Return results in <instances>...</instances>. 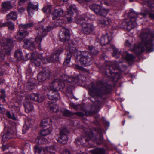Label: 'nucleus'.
Here are the masks:
<instances>
[{
	"label": "nucleus",
	"mask_w": 154,
	"mask_h": 154,
	"mask_svg": "<svg viewBox=\"0 0 154 154\" xmlns=\"http://www.w3.org/2000/svg\"><path fill=\"white\" fill-rule=\"evenodd\" d=\"M75 80L74 77H69L67 75L63 74L60 78L53 80L50 84L49 87L45 86L44 87V89L48 91L47 95L48 98L53 101L57 100L59 98V94L57 91L62 89L64 88V81L70 82L74 81Z\"/></svg>",
	"instance_id": "nucleus-1"
},
{
	"label": "nucleus",
	"mask_w": 154,
	"mask_h": 154,
	"mask_svg": "<svg viewBox=\"0 0 154 154\" xmlns=\"http://www.w3.org/2000/svg\"><path fill=\"white\" fill-rule=\"evenodd\" d=\"M148 29H145L142 30L140 36L141 42L138 45H135L131 49L132 51L139 55L142 52L146 51L148 52L153 51L154 50L153 41H154V34L152 35L149 34Z\"/></svg>",
	"instance_id": "nucleus-2"
},
{
	"label": "nucleus",
	"mask_w": 154,
	"mask_h": 154,
	"mask_svg": "<svg viewBox=\"0 0 154 154\" xmlns=\"http://www.w3.org/2000/svg\"><path fill=\"white\" fill-rule=\"evenodd\" d=\"M0 43L2 47V51L0 53V61L4 60L5 56L4 53L6 55H9L11 50L12 41L10 38H2L0 40Z\"/></svg>",
	"instance_id": "nucleus-3"
},
{
	"label": "nucleus",
	"mask_w": 154,
	"mask_h": 154,
	"mask_svg": "<svg viewBox=\"0 0 154 154\" xmlns=\"http://www.w3.org/2000/svg\"><path fill=\"white\" fill-rule=\"evenodd\" d=\"M77 23L82 26V31L83 33L88 34L92 32L94 29V26L91 24L88 23L85 21V19L83 17H79L77 20L75 19Z\"/></svg>",
	"instance_id": "nucleus-4"
},
{
	"label": "nucleus",
	"mask_w": 154,
	"mask_h": 154,
	"mask_svg": "<svg viewBox=\"0 0 154 154\" xmlns=\"http://www.w3.org/2000/svg\"><path fill=\"white\" fill-rule=\"evenodd\" d=\"M34 24L33 22L24 25H19V31L18 33L15 36V38L17 40L21 41L26 36L28 35V33L26 30L32 27Z\"/></svg>",
	"instance_id": "nucleus-5"
},
{
	"label": "nucleus",
	"mask_w": 154,
	"mask_h": 154,
	"mask_svg": "<svg viewBox=\"0 0 154 154\" xmlns=\"http://www.w3.org/2000/svg\"><path fill=\"white\" fill-rule=\"evenodd\" d=\"M90 90L98 95L100 96L104 92L106 89L104 84L101 81H98L96 82V85H95L93 83L90 85Z\"/></svg>",
	"instance_id": "nucleus-6"
},
{
	"label": "nucleus",
	"mask_w": 154,
	"mask_h": 154,
	"mask_svg": "<svg viewBox=\"0 0 154 154\" xmlns=\"http://www.w3.org/2000/svg\"><path fill=\"white\" fill-rule=\"evenodd\" d=\"M47 29L38 28L36 29V32L37 35L35 38V42L37 45H40L42 40V38L47 34V32L52 29L51 27L49 26L47 27Z\"/></svg>",
	"instance_id": "nucleus-7"
},
{
	"label": "nucleus",
	"mask_w": 154,
	"mask_h": 154,
	"mask_svg": "<svg viewBox=\"0 0 154 154\" xmlns=\"http://www.w3.org/2000/svg\"><path fill=\"white\" fill-rule=\"evenodd\" d=\"M139 15L134 11L130 12L129 15L131 18V20L128 22H125V23L127 24V27L126 28L129 30H130L135 27L137 25L135 21L136 18Z\"/></svg>",
	"instance_id": "nucleus-8"
},
{
	"label": "nucleus",
	"mask_w": 154,
	"mask_h": 154,
	"mask_svg": "<svg viewBox=\"0 0 154 154\" xmlns=\"http://www.w3.org/2000/svg\"><path fill=\"white\" fill-rule=\"evenodd\" d=\"M89 8L97 14L103 16H105L109 11V10L96 4L90 5Z\"/></svg>",
	"instance_id": "nucleus-9"
},
{
	"label": "nucleus",
	"mask_w": 154,
	"mask_h": 154,
	"mask_svg": "<svg viewBox=\"0 0 154 154\" xmlns=\"http://www.w3.org/2000/svg\"><path fill=\"white\" fill-rule=\"evenodd\" d=\"M66 7L68 10L66 15V17L68 22L71 23L73 19L72 16L73 13L76 12L77 11L76 7L75 5H67Z\"/></svg>",
	"instance_id": "nucleus-10"
},
{
	"label": "nucleus",
	"mask_w": 154,
	"mask_h": 154,
	"mask_svg": "<svg viewBox=\"0 0 154 154\" xmlns=\"http://www.w3.org/2000/svg\"><path fill=\"white\" fill-rule=\"evenodd\" d=\"M63 13V11L60 9H55L52 13V17L53 20H55L58 19L57 22L59 23H64V20H63V18L61 17Z\"/></svg>",
	"instance_id": "nucleus-11"
},
{
	"label": "nucleus",
	"mask_w": 154,
	"mask_h": 154,
	"mask_svg": "<svg viewBox=\"0 0 154 154\" xmlns=\"http://www.w3.org/2000/svg\"><path fill=\"white\" fill-rule=\"evenodd\" d=\"M68 133L66 128H64L61 130L60 132V136L57 141L62 144H66L67 142V135Z\"/></svg>",
	"instance_id": "nucleus-12"
},
{
	"label": "nucleus",
	"mask_w": 154,
	"mask_h": 154,
	"mask_svg": "<svg viewBox=\"0 0 154 154\" xmlns=\"http://www.w3.org/2000/svg\"><path fill=\"white\" fill-rule=\"evenodd\" d=\"M60 33V38L61 41L65 42L69 39L70 37L69 31L68 29L62 27L61 29Z\"/></svg>",
	"instance_id": "nucleus-13"
},
{
	"label": "nucleus",
	"mask_w": 154,
	"mask_h": 154,
	"mask_svg": "<svg viewBox=\"0 0 154 154\" xmlns=\"http://www.w3.org/2000/svg\"><path fill=\"white\" fill-rule=\"evenodd\" d=\"M63 49L60 48L54 52L52 57L47 58L45 59L48 62H52L53 60L58 61L59 59L60 55L63 52Z\"/></svg>",
	"instance_id": "nucleus-14"
},
{
	"label": "nucleus",
	"mask_w": 154,
	"mask_h": 154,
	"mask_svg": "<svg viewBox=\"0 0 154 154\" xmlns=\"http://www.w3.org/2000/svg\"><path fill=\"white\" fill-rule=\"evenodd\" d=\"M112 39V36L109 35L107 33L102 35L100 40V43L102 45L107 44Z\"/></svg>",
	"instance_id": "nucleus-15"
},
{
	"label": "nucleus",
	"mask_w": 154,
	"mask_h": 154,
	"mask_svg": "<svg viewBox=\"0 0 154 154\" xmlns=\"http://www.w3.org/2000/svg\"><path fill=\"white\" fill-rule=\"evenodd\" d=\"M30 98L32 100H35L39 103L42 102L44 98V96L41 94H32L30 95Z\"/></svg>",
	"instance_id": "nucleus-16"
},
{
	"label": "nucleus",
	"mask_w": 154,
	"mask_h": 154,
	"mask_svg": "<svg viewBox=\"0 0 154 154\" xmlns=\"http://www.w3.org/2000/svg\"><path fill=\"white\" fill-rule=\"evenodd\" d=\"M98 23L103 26H108L111 25L112 23L111 19L109 17L104 19H100L98 20Z\"/></svg>",
	"instance_id": "nucleus-17"
},
{
	"label": "nucleus",
	"mask_w": 154,
	"mask_h": 154,
	"mask_svg": "<svg viewBox=\"0 0 154 154\" xmlns=\"http://www.w3.org/2000/svg\"><path fill=\"white\" fill-rule=\"evenodd\" d=\"M41 61L43 63H46L45 58L41 55H40V57H38L36 59H35L33 57V58L31 59V62L37 66H39Z\"/></svg>",
	"instance_id": "nucleus-18"
},
{
	"label": "nucleus",
	"mask_w": 154,
	"mask_h": 154,
	"mask_svg": "<svg viewBox=\"0 0 154 154\" xmlns=\"http://www.w3.org/2000/svg\"><path fill=\"white\" fill-rule=\"evenodd\" d=\"M39 74L38 76V79L39 82H43L48 77L49 73L47 72H43Z\"/></svg>",
	"instance_id": "nucleus-19"
},
{
	"label": "nucleus",
	"mask_w": 154,
	"mask_h": 154,
	"mask_svg": "<svg viewBox=\"0 0 154 154\" xmlns=\"http://www.w3.org/2000/svg\"><path fill=\"white\" fill-rule=\"evenodd\" d=\"M119 66L117 64L116 62H113L111 66H110L109 70L111 75V77L113 79H115V77L117 75V74L114 72H111V70L113 69L114 70L118 68Z\"/></svg>",
	"instance_id": "nucleus-20"
},
{
	"label": "nucleus",
	"mask_w": 154,
	"mask_h": 154,
	"mask_svg": "<svg viewBox=\"0 0 154 154\" xmlns=\"http://www.w3.org/2000/svg\"><path fill=\"white\" fill-rule=\"evenodd\" d=\"M35 152L39 154L41 153L42 150H43V151L47 150L49 152H50V149L54 150L55 149L53 146L46 148L45 149H43L42 147H39L38 146H35Z\"/></svg>",
	"instance_id": "nucleus-21"
},
{
	"label": "nucleus",
	"mask_w": 154,
	"mask_h": 154,
	"mask_svg": "<svg viewBox=\"0 0 154 154\" xmlns=\"http://www.w3.org/2000/svg\"><path fill=\"white\" fill-rule=\"evenodd\" d=\"M38 5H34L33 4L30 3L28 5L27 11L29 15H31L33 14L32 9L34 10H38Z\"/></svg>",
	"instance_id": "nucleus-22"
},
{
	"label": "nucleus",
	"mask_w": 154,
	"mask_h": 154,
	"mask_svg": "<svg viewBox=\"0 0 154 154\" xmlns=\"http://www.w3.org/2000/svg\"><path fill=\"white\" fill-rule=\"evenodd\" d=\"M24 47L25 48H32L35 47L34 44L31 40H25L24 41Z\"/></svg>",
	"instance_id": "nucleus-23"
},
{
	"label": "nucleus",
	"mask_w": 154,
	"mask_h": 154,
	"mask_svg": "<svg viewBox=\"0 0 154 154\" xmlns=\"http://www.w3.org/2000/svg\"><path fill=\"white\" fill-rule=\"evenodd\" d=\"M14 57L18 60H20L23 59V53L20 49H19L15 51Z\"/></svg>",
	"instance_id": "nucleus-24"
},
{
	"label": "nucleus",
	"mask_w": 154,
	"mask_h": 154,
	"mask_svg": "<svg viewBox=\"0 0 154 154\" xmlns=\"http://www.w3.org/2000/svg\"><path fill=\"white\" fill-rule=\"evenodd\" d=\"M25 110L26 112H29L32 111L33 109L32 104L30 102H26L24 103Z\"/></svg>",
	"instance_id": "nucleus-25"
},
{
	"label": "nucleus",
	"mask_w": 154,
	"mask_h": 154,
	"mask_svg": "<svg viewBox=\"0 0 154 154\" xmlns=\"http://www.w3.org/2000/svg\"><path fill=\"white\" fill-rule=\"evenodd\" d=\"M17 18V13L14 11H11L6 16V18L7 20L12 19L16 20Z\"/></svg>",
	"instance_id": "nucleus-26"
},
{
	"label": "nucleus",
	"mask_w": 154,
	"mask_h": 154,
	"mask_svg": "<svg viewBox=\"0 0 154 154\" xmlns=\"http://www.w3.org/2000/svg\"><path fill=\"white\" fill-rule=\"evenodd\" d=\"M48 109L51 112H57L59 108L58 106L56 105H54L53 104H51L48 105L47 106Z\"/></svg>",
	"instance_id": "nucleus-27"
},
{
	"label": "nucleus",
	"mask_w": 154,
	"mask_h": 154,
	"mask_svg": "<svg viewBox=\"0 0 154 154\" xmlns=\"http://www.w3.org/2000/svg\"><path fill=\"white\" fill-rule=\"evenodd\" d=\"M83 59V60H82V58H80V62L81 64L84 65L85 66H89L91 64V59L90 58H84Z\"/></svg>",
	"instance_id": "nucleus-28"
},
{
	"label": "nucleus",
	"mask_w": 154,
	"mask_h": 154,
	"mask_svg": "<svg viewBox=\"0 0 154 154\" xmlns=\"http://www.w3.org/2000/svg\"><path fill=\"white\" fill-rule=\"evenodd\" d=\"M2 9L4 10H9L12 8V6L9 2H3L2 4Z\"/></svg>",
	"instance_id": "nucleus-29"
},
{
	"label": "nucleus",
	"mask_w": 154,
	"mask_h": 154,
	"mask_svg": "<svg viewBox=\"0 0 154 154\" xmlns=\"http://www.w3.org/2000/svg\"><path fill=\"white\" fill-rule=\"evenodd\" d=\"M90 151L93 154H105V151L103 149L97 148Z\"/></svg>",
	"instance_id": "nucleus-30"
},
{
	"label": "nucleus",
	"mask_w": 154,
	"mask_h": 154,
	"mask_svg": "<svg viewBox=\"0 0 154 154\" xmlns=\"http://www.w3.org/2000/svg\"><path fill=\"white\" fill-rule=\"evenodd\" d=\"M113 49V52L112 53L113 56L116 58H118L119 57L121 54L120 51H119L118 49L114 46H112Z\"/></svg>",
	"instance_id": "nucleus-31"
},
{
	"label": "nucleus",
	"mask_w": 154,
	"mask_h": 154,
	"mask_svg": "<svg viewBox=\"0 0 154 154\" xmlns=\"http://www.w3.org/2000/svg\"><path fill=\"white\" fill-rule=\"evenodd\" d=\"M51 131L49 128L47 129H43L41 131L40 135L42 136H46L48 135Z\"/></svg>",
	"instance_id": "nucleus-32"
},
{
	"label": "nucleus",
	"mask_w": 154,
	"mask_h": 154,
	"mask_svg": "<svg viewBox=\"0 0 154 154\" xmlns=\"http://www.w3.org/2000/svg\"><path fill=\"white\" fill-rule=\"evenodd\" d=\"M50 120V119L48 118L43 119L40 123V126L43 128L47 126L48 124V121Z\"/></svg>",
	"instance_id": "nucleus-33"
},
{
	"label": "nucleus",
	"mask_w": 154,
	"mask_h": 154,
	"mask_svg": "<svg viewBox=\"0 0 154 154\" xmlns=\"http://www.w3.org/2000/svg\"><path fill=\"white\" fill-rule=\"evenodd\" d=\"M47 141L44 138L38 137L36 140V142L39 144H44L46 143Z\"/></svg>",
	"instance_id": "nucleus-34"
},
{
	"label": "nucleus",
	"mask_w": 154,
	"mask_h": 154,
	"mask_svg": "<svg viewBox=\"0 0 154 154\" xmlns=\"http://www.w3.org/2000/svg\"><path fill=\"white\" fill-rule=\"evenodd\" d=\"M89 54V52L86 51L81 52L80 54V58H82V60H83V58H90L88 56Z\"/></svg>",
	"instance_id": "nucleus-35"
},
{
	"label": "nucleus",
	"mask_w": 154,
	"mask_h": 154,
	"mask_svg": "<svg viewBox=\"0 0 154 154\" xmlns=\"http://www.w3.org/2000/svg\"><path fill=\"white\" fill-rule=\"evenodd\" d=\"M68 50L69 52L71 53H75L77 51L76 49L75 46L72 44H70L69 45Z\"/></svg>",
	"instance_id": "nucleus-36"
},
{
	"label": "nucleus",
	"mask_w": 154,
	"mask_h": 154,
	"mask_svg": "<svg viewBox=\"0 0 154 154\" xmlns=\"http://www.w3.org/2000/svg\"><path fill=\"white\" fill-rule=\"evenodd\" d=\"M51 10V6L47 5L45 6L42 9L43 12L45 14H48L49 13Z\"/></svg>",
	"instance_id": "nucleus-37"
},
{
	"label": "nucleus",
	"mask_w": 154,
	"mask_h": 154,
	"mask_svg": "<svg viewBox=\"0 0 154 154\" xmlns=\"http://www.w3.org/2000/svg\"><path fill=\"white\" fill-rule=\"evenodd\" d=\"M90 130H89V133L88 134H86V137H88L89 139L85 138V140L86 142H88L89 141V140H93V137H94V134L91 131H90Z\"/></svg>",
	"instance_id": "nucleus-38"
},
{
	"label": "nucleus",
	"mask_w": 154,
	"mask_h": 154,
	"mask_svg": "<svg viewBox=\"0 0 154 154\" xmlns=\"http://www.w3.org/2000/svg\"><path fill=\"white\" fill-rule=\"evenodd\" d=\"M88 50L91 53L94 55H96L98 53L97 50L95 49V48L92 46H89L88 47Z\"/></svg>",
	"instance_id": "nucleus-39"
},
{
	"label": "nucleus",
	"mask_w": 154,
	"mask_h": 154,
	"mask_svg": "<svg viewBox=\"0 0 154 154\" xmlns=\"http://www.w3.org/2000/svg\"><path fill=\"white\" fill-rule=\"evenodd\" d=\"M148 5L150 7V11H154V0H147Z\"/></svg>",
	"instance_id": "nucleus-40"
},
{
	"label": "nucleus",
	"mask_w": 154,
	"mask_h": 154,
	"mask_svg": "<svg viewBox=\"0 0 154 154\" xmlns=\"http://www.w3.org/2000/svg\"><path fill=\"white\" fill-rule=\"evenodd\" d=\"M125 54H126V55L125 57V58L126 60L128 61H132L133 60L134 57L132 54L126 53Z\"/></svg>",
	"instance_id": "nucleus-41"
},
{
	"label": "nucleus",
	"mask_w": 154,
	"mask_h": 154,
	"mask_svg": "<svg viewBox=\"0 0 154 154\" xmlns=\"http://www.w3.org/2000/svg\"><path fill=\"white\" fill-rule=\"evenodd\" d=\"M6 114L8 117L11 119L13 120H15L17 119V116H15L14 114H12L11 115L9 111L7 112Z\"/></svg>",
	"instance_id": "nucleus-42"
},
{
	"label": "nucleus",
	"mask_w": 154,
	"mask_h": 154,
	"mask_svg": "<svg viewBox=\"0 0 154 154\" xmlns=\"http://www.w3.org/2000/svg\"><path fill=\"white\" fill-rule=\"evenodd\" d=\"M34 54H31V53H29L26 54L24 60H26L30 59L31 60V59L33 58L34 57Z\"/></svg>",
	"instance_id": "nucleus-43"
},
{
	"label": "nucleus",
	"mask_w": 154,
	"mask_h": 154,
	"mask_svg": "<svg viewBox=\"0 0 154 154\" xmlns=\"http://www.w3.org/2000/svg\"><path fill=\"white\" fill-rule=\"evenodd\" d=\"M8 27L10 30H13L14 28V24L11 21L8 22Z\"/></svg>",
	"instance_id": "nucleus-44"
},
{
	"label": "nucleus",
	"mask_w": 154,
	"mask_h": 154,
	"mask_svg": "<svg viewBox=\"0 0 154 154\" xmlns=\"http://www.w3.org/2000/svg\"><path fill=\"white\" fill-rule=\"evenodd\" d=\"M63 113L64 115L65 116H69L70 115L71 112L68 110L66 109H64L62 110Z\"/></svg>",
	"instance_id": "nucleus-45"
},
{
	"label": "nucleus",
	"mask_w": 154,
	"mask_h": 154,
	"mask_svg": "<svg viewBox=\"0 0 154 154\" xmlns=\"http://www.w3.org/2000/svg\"><path fill=\"white\" fill-rule=\"evenodd\" d=\"M5 109L4 108L2 105H0V113L3 114L5 113Z\"/></svg>",
	"instance_id": "nucleus-46"
},
{
	"label": "nucleus",
	"mask_w": 154,
	"mask_h": 154,
	"mask_svg": "<svg viewBox=\"0 0 154 154\" xmlns=\"http://www.w3.org/2000/svg\"><path fill=\"white\" fill-rule=\"evenodd\" d=\"M29 128L27 127V125H24L23 128V133H26V131L29 129Z\"/></svg>",
	"instance_id": "nucleus-47"
},
{
	"label": "nucleus",
	"mask_w": 154,
	"mask_h": 154,
	"mask_svg": "<svg viewBox=\"0 0 154 154\" xmlns=\"http://www.w3.org/2000/svg\"><path fill=\"white\" fill-rule=\"evenodd\" d=\"M11 106L17 112L20 109L19 107L16 106L15 104H13V105H12Z\"/></svg>",
	"instance_id": "nucleus-48"
},
{
	"label": "nucleus",
	"mask_w": 154,
	"mask_h": 154,
	"mask_svg": "<svg viewBox=\"0 0 154 154\" xmlns=\"http://www.w3.org/2000/svg\"><path fill=\"white\" fill-rule=\"evenodd\" d=\"M125 45V46L128 47H130L131 46V44L128 40L126 41Z\"/></svg>",
	"instance_id": "nucleus-49"
},
{
	"label": "nucleus",
	"mask_w": 154,
	"mask_h": 154,
	"mask_svg": "<svg viewBox=\"0 0 154 154\" xmlns=\"http://www.w3.org/2000/svg\"><path fill=\"white\" fill-rule=\"evenodd\" d=\"M8 22L4 23L2 24L0 22V27H5L6 26H8Z\"/></svg>",
	"instance_id": "nucleus-50"
},
{
	"label": "nucleus",
	"mask_w": 154,
	"mask_h": 154,
	"mask_svg": "<svg viewBox=\"0 0 154 154\" xmlns=\"http://www.w3.org/2000/svg\"><path fill=\"white\" fill-rule=\"evenodd\" d=\"M149 17L150 18L154 20V14L150 12H149Z\"/></svg>",
	"instance_id": "nucleus-51"
},
{
	"label": "nucleus",
	"mask_w": 154,
	"mask_h": 154,
	"mask_svg": "<svg viewBox=\"0 0 154 154\" xmlns=\"http://www.w3.org/2000/svg\"><path fill=\"white\" fill-rule=\"evenodd\" d=\"M18 11L20 13H22L24 11L25 9L23 7H20L18 8Z\"/></svg>",
	"instance_id": "nucleus-52"
},
{
	"label": "nucleus",
	"mask_w": 154,
	"mask_h": 154,
	"mask_svg": "<svg viewBox=\"0 0 154 154\" xmlns=\"http://www.w3.org/2000/svg\"><path fill=\"white\" fill-rule=\"evenodd\" d=\"M1 92L2 94V96H1V98H4L5 97V90L3 89L2 90Z\"/></svg>",
	"instance_id": "nucleus-53"
},
{
	"label": "nucleus",
	"mask_w": 154,
	"mask_h": 154,
	"mask_svg": "<svg viewBox=\"0 0 154 154\" xmlns=\"http://www.w3.org/2000/svg\"><path fill=\"white\" fill-rule=\"evenodd\" d=\"M62 154H70L69 151L67 149L64 150Z\"/></svg>",
	"instance_id": "nucleus-54"
},
{
	"label": "nucleus",
	"mask_w": 154,
	"mask_h": 154,
	"mask_svg": "<svg viewBox=\"0 0 154 154\" xmlns=\"http://www.w3.org/2000/svg\"><path fill=\"white\" fill-rule=\"evenodd\" d=\"M27 0H20L19 2V4L20 5H21L23 3L26 2Z\"/></svg>",
	"instance_id": "nucleus-55"
},
{
	"label": "nucleus",
	"mask_w": 154,
	"mask_h": 154,
	"mask_svg": "<svg viewBox=\"0 0 154 154\" xmlns=\"http://www.w3.org/2000/svg\"><path fill=\"white\" fill-rule=\"evenodd\" d=\"M70 105L71 106L73 107L74 109H76L77 108V106L72 103H71L70 104Z\"/></svg>",
	"instance_id": "nucleus-56"
},
{
	"label": "nucleus",
	"mask_w": 154,
	"mask_h": 154,
	"mask_svg": "<svg viewBox=\"0 0 154 154\" xmlns=\"http://www.w3.org/2000/svg\"><path fill=\"white\" fill-rule=\"evenodd\" d=\"M100 142L98 143V144H100L103 141V137L102 134H101L100 135Z\"/></svg>",
	"instance_id": "nucleus-57"
},
{
	"label": "nucleus",
	"mask_w": 154,
	"mask_h": 154,
	"mask_svg": "<svg viewBox=\"0 0 154 154\" xmlns=\"http://www.w3.org/2000/svg\"><path fill=\"white\" fill-rule=\"evenodd\" d=\"M2 149L4 151L8 149V147L5 145H3L2 147Z\"/></svg>",
	"instance_id": "nucleus-58"
},
{
	"label": "nucleus",
	"mask_w": 154,
	"mask_h": 154,
	"mask_svg": "<svg viewBox=\"0 0 154 154\" xmlns=\"http://www.w3.org/2000/svg\"><path fill=\"white\" fill-rule=\"evenodd\" d=\"M76 68L78 69H79L80 70H82V68L81 66H80L78 65H76Z\"/></svg>",
	"instance_id": "nucleus-59"
},
{
	"label": "nucleus",
	"mask_w": 154,
	"mask_h": 154,
	"mask_svg": "<svg viewBox=\"0 0 154 154\" xmlns=\"http://www.w3.org/2000/svg\"><path fill=\"white\" fill-rule=\"evenodd\" d=\"M70 60V58L69 57L68 58H66V61L67 63H68L69 62Z\"/></svg>",
	"instance_id": "nucleus-60"
},
{
	"label": "nucleus",
	"mask_w": 154,
	"mask_h": 154,
	"mask_svg": "<svg viewBox=\"0 0 154 154\" xmlns=\"http://www.w3.org/2000/svg\"><path fill=\"white\" fill-rule=\"evenodd\" d=\"M104 4H105V5H106L107 6H109V5H110V4L108 3V2H104Z\"/></svg>",
	"instance_id": "nucleus-61"
},
{
	"label": "nucleus",
	"mask_w": 154,
	"mask_h": 154,
	"mask_svg": "<svg viewBox=\"0 0 154 154\" xmlns=\"http://www.w3.org/2000/svg\"><path fill=\"white\" fill-rule=\"evenodd\" d=\"M4 81V80L3 79H0V83H3Z\"/></svg>",
	"instance_id": "nucleus-62"
},
{
	"label": "nucleus",
	"mask_w": 154,
	"mask_h": 154,
	"mask_svg": "<svg viewBox=\"0 0 154 154\" xmlns=\"http://www.w3.org/2000/svg\"><path fill=\"white\" fill-rule=\"evenodd\" d=\"M92 0H84V1H85L86 2H89L90 1H92Z\"/></svg>",
	"instance_id": "nucleus-63"
},
{
	"label": "nucleus",
	"mask_w": 154,
	"mask_h": 154,
	"mask_svg": "<svg viewBox=\"0 0 154 154\" xmlns=\"http://www.w3.org/2000/svg\"><path fill=\"white\" fill-rule=\"evenodd\" d=\"M2 72H1L0 73V75H2Z\"/></svg>",
	"instance_id": "nucleus-64"
}]
</instances>
